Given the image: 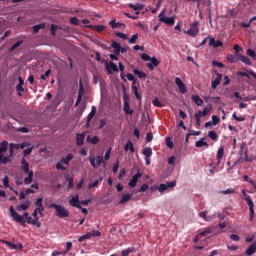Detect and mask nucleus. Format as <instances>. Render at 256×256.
<instances>
[{"mask_svg": "<svg viewBox=\"0 0 256 256\" xmlns=\"http://www.w3.org/2000/svg\"><path fill=\"white\" fill-rule=\"evenodd\" d=\"M10 215L11 217H13L16 223H20L22 227H26L27 223L29 224V219H31V216L28 212H24L23 216H21L19 215V213H17V211H15V208L13 206L10 207Z\"/></svg>", "mask_w": 256, "mask_h": 256, "instance_id": "f257e3e1", "label": "nucleus"}, {"mask_svg": "<svg viewBox=\"0 0 256 256\" xmlns=\"http://www.w3.org/2000/svg\"><path fill=\"white\" fill-rule=\"evenodd\" d=\"M21 169L28 177L24 179V185H31L33 183V171L29 170V162L23 158L21 160Z\"/></svg>", "mask_w": 256, "mask_h": 256, "instance_id": "f03ea898", "label": "nucleus"}, {"mask_svg": "<svg viewBox=\"0 0 256 256\" xmlns=\"http://www.w3.org/2000/svg\"><path fill=\"white\" fill-rule=\"evenodd\" d=\"M9 149V142L3 141L0 143V164L1 165H7V163H11V160L9 156H5L4 153H7V150Z\"/></svg>", "mask_w": 256, "mask_h": 256, "instance_id": "7ed1b4c3", "label": "nucleus"}, {"mask_svg": "<svg viewBox=\"0 0 256 256\" xmlns=\"http://www.w3.org/2000/svg\"><path fill=\"white\" fill-rule=\"evenodd\" d=\"M50 207L52 209H55L56 217H59L60 219H65V217H69V211L67 209H65V207L63 205L51 204Z\"/></svg>", "mask_w": 256, "mask_h": 256, "instance_id": "20e7f679", "label": "nucleus"}, {"mask_svg": "<svg viewBox=\"0 0 256 256\" xmlns=\"http://www.w3.org/2000/svg\"><path fill=\"white\" fill-rule=\"evenodd\" d=\"M242 193H243L244 199L247 202V205L249 207L250 221H253V219H255V210H254L255 204L253 203V200H251V196L247 195L245 190H243Z\"/></svg>", "mask_w": 256, "mask_h": 256, "instance_id": "39448f33", "label": "nucleus"}, {"mask_svg": "<svg viewBox=\"0 0 256 256\" xmlns=\"http://www.w3.org/2000/svg\"><path fill=\"white\" fill-rule=\"evenodd\" d=\"M158 17L160 23H165V25H169L170 27L175 25V16L165 17V10H163Z\"/></svg>", "mask_w": 256, "mask_h": 256, "instance_id": "423d86ee", "label": "nucleus"}, {"mask_svg": "<svg viewBox=\"0 0 256 256\" xmlns=\"http://www.w3.org/2000/svg\"><path fill=\"white\" fill-rule=\"evenodd\" d=\"M184 33L190 37H197V35H199V22L196 21L192 23L190 25V30H185Z\"/></svg>", "mask_w": 256, "mask_h": 256, "instance_id": "0eeeda50", "label": "nucleus"}, {"mask_svg": "<svg viewBox=\"0 0 256 256\" xmlns=\"http://www.w3.org/2000/svg\"><path fill=\"white\" fill-rule=\"evenodd\" d=\"M38 213L39 210L35 208L34 212L32 213V217L28 220V225H34L39 229V227H41V222H39V216H37Z\"/></svg>", "mask_w": 256, "mask_h": 256, "instance_id": "6e6552de", "label": "nucleus"}, {"mask_svg": "<svg viewBox=\"0 0 256 256\" xmlns=\"http://www.w3.org/2000/svg\"><path fill=\"white\" fill-rule=\"evenodd\" d=\"M176 185H177V182L175 180H173L171 182H167L166 184L162 183L159 185L158 191H159V193H165V191H167V189H173V187H176Z\"/></svg>", "mask_w": 256, "mask_h": 256, "instance_id": "1a4fd4ad", "label": "nucleus"}, {"mask_svg": "<svg viewBox=\"0 0 256 256\" xmlns=\"http://www.w3.org/2000/svg\"><path fill=\"white\" fill-rule=\"evenodd\" d=\"M175 83H176L180 93L182 95H185V93H187V86H185V83H183V80H181V78H179V77H176Z\"/></svg>", "mask_w": 256, "mask_h": 256, "instance_id": "9d476101", "label": "nucleus"}, {"mask_svg": "<svg viewBox=\"0 0 256 256\" xmlns=\"http://www.w3.org/2000/svg\"><path fill=\"white\" fill-rule=\"evenodd\" d=\"M35 206L37 211H39L40 217H43V212L45 211V207L43 206V198H37Z\"/></svg>", "mask_w": 256, "mask_h": 256, "instance_id": "9b49d317", "label": "nucleus"}, {"mask_svg": "<svg viewBox=\"0 0 256 256\" xmlns=\"http://www.w3.org/2000/svg\"><path fill=\"white\" fill-rule=\"evenodd\" d=\"M223 155H225V148L220 147L217 151V155H216V167H219V165H221V161H223Z\"/></svg>", "mask_w": 256, "mask_h": 256, "instance_id": "f8f14e48", "label": "nucleus"}, {"mask_svg": "<svg viewBox=\"0 0 256 256\" xmlns=\"http://www.w3.org/2000/svg\"><path fill=\"white\" fill-rule=\"evenodd\" d=\"M143 175L137 172L134 176H132L131 181L128 183L129 187H137V182L141 179Z\"/></svg>", "mask_w": 256, "mask_h": 256, "instance_id": "ddd939ff", "label": "nucleus"}, {"mask_svg": "<svg viewBox=\"0 0 256 256\" xmlns=\"http://www.w3.org/2000/svg\"><path fill=\"white\" fill-rule=\"evenodd\" d=\"M71 207H76V209H81V202H79V195H75L69 200Z\"/></svg>", "mask_w": 256, "mask_h": 256, "instance_id": "4468645a", "label": "nucleus"}, {"mask_svg": "<svg viewBox=\"0 0 256 256\" xmlns=\"http://www.w3.org/2000/svg\"><path fill=\"white\" fill-rule=\"evenodd\" d=\"M2 243H4V245H7V247H10V249H15L16 251H21L23 249V244H13L6 240H3Z\"/></svg>", "mask_w": 256, "mask_h": 256, "instance_id": "2eb2a0df", "label": "nucleus"}, {"mask_svg": "<svg viewBox=\"0 0 256 256\" xmlns=\"http://www.w3.org/2000/svg\"><path fill=\"white\" fill-rule=\"evenodd\" d=\"M105 66L109 74L113 73V71L116 73L117 71H119V67H117L116 64H114L113 62H109V63L106 62Z\"/></svg>", "mask_w": 256, "mask_h": 256, "instance_id": "dca6fc26", "label": "nucleus"}, {"mask_svg": "<svg viewBox=\"0 0 256 256\" xmlns=\"http://www.w3.org/2000/svg\"><path fill=\"white\" fill-rule=\"evenodd\" d=\"M159 63L160 62H159V60L157 58L152 57L150 59V62L147 63V67H148V69H150V71H153V69H155V67H159Z\"/></svg>", "mask_w": 256, "mask_h": 256, "instance_id": "f3484780", "label": "nucleus"}, {"mask_svg": "<svg viewBox=\"0 0 256 256\" xmlns=\"http://www.w3.org/2000/svg\"><path fill=\"white\" fill-rule=\"evenodd\" d=\"M238 75L239 77H247V79H251V77L256 79V73L253 70H249L248 72L238 71Z\"/></svg>", "mask_w": 256, "mask_h": 256, "instance_id": "a211bd4d", "label": "nucleus"}, {"mask_svg": "<svg viewBox=\"0 0 256 256\" xmlns=\"http://www.w3.org/2000/svg\"><path fill=\"white\" fill-rule=\"evenodd\" d=\"M209 47H214V49H217V47H223V42L221 40H215V38H209Z\"/></svg>", "mask_w": 256, "mask_h": 256, "instance_id": "6ab92c4d", "label": "nucleus"}, {"mask_svg": "<svg viewBox=\"0 0 256 256\" xmlns=\"http://www.w3.org/2000/svg\"><path fill=\"white\" fill-rule=\"evenodd\" d=\"M111 47L113 50L114 55H120L121 53V44L116 42L115 40L112 41Z\"/></svg>", "mask_w": 256, "mask_h": 256, "instance_id": "aec40b11", "label": "nucleus"}, {"mask_svg": "<svg viewBox=\"0 0 256 256\" xmlns=\"http://www.w3.org/2000/svg\"><path fill=\"white\" fill-rule=\"evenodd\" d=\"M109 25L112 29H125V24L121 23V22H116V20H111L109 22Z\"/></svg>", "mask_w": 256, "mask_h": 256, "instance_id": "412c9836", "label": "nucleus"}, {"mask_svg": "<svg viewBox=\"0 0 256 256\" xmlns=\"http://www.w3.org/2000/svg\"><path fill=\"white\" fill-rule=\"evenodd\" d=\"M238 61H241L244 63V65H253V62H251V59L248 56L238 54Z\"/></svg>", "mask_w": 256, "mask_h": 256, "instance_id": "4be33fe9", "label": "nucleus"}, {"mask_svg": "<svg viewBox=\"0 0 256 256\" xmlns=\"http://www.w3.org/2000/svg\"><path fill=\"white\" fill-rule=\"evenodd\" d=\"M86 27L92 31H97V33H103V30L106 29L105 25H87Z\"/></svg>", "mask_w": 256, "mask_h": 256, "instance_id": "5701e85b", "label": "nucleus"}, {"mask_svg": "<svg viewBox=\"0 0 256 256\" xmlns=\"http://www.w3.org/2000/svg\"><path fill=\"white\" fill-rule=\"evenodd\" d=\"M128 7H130V9H133V11H136L135 15H139V11H142L143 9V4H129Z\"/></svg>", "mask_w": 256, "mask_h": 256, "instance_id": "b1692460", "label": "nucleus"}, {"mask_svg": "<svg viewBox=\"0 0 256 256\" xmlns=\"http://www.w3.org/2000/svg\"><path fill=\"white\" fill-rule=\"evenodd\" d=\"M96 113H97V108L95 106H92L91 112L88 114V117H87L86 125H89V123H91V120L93 119V117H95Z\"/></svg>", "mask_w": 256, "mask_h": 256, "instance_id": "393cba45", "label": "nucleus"}, {"mask_svg": "<svg viewBox=\"0 0 256 256\" xmlns=\"http://www.w3.org/2000/svg\"><path fill=\"white\" fill-rule=\"evenodd\" d=\"M85 143V134H77L76 135V145L81 147Z\"/></svg>", "mask_w": 256, "mask_h": 256, "instance_id": "a878e982", "label": "nucleus"}, {"mask_svg": "<svg viewBox=\"0 0 256 256\" xmlns=\"http://www.w3.org/2000/svg\"><path fill=\"white\" fill-rule=\"evenodd\" d=\"M133 195L131 194H123L121 200L119 201V205H123L125 203H129Z\"/></svg>", "mask_w": 256, "mask_h": 256, "instance_id": "bb28decb", "label": "nucleus"}, {"mask_svg": "<svg viewBox=\"0 0 256 256\" xmlns=\"http://www.w3.org/2000/svg\"><path fill=\"white\" fill-rule=\"evenodd\" d=\"M256 251V241H254L246 250V255L251 256Z\"/></svg>", "mask_w": 256, "mask_h": 256, "instance_id": "cd10ccee", "label": "nucleus"}, {"mask_svg": "<svg viewBox=\"0 0 256 256\" xmlns=\"http://www.w3.org/2000/svg\"><path fill=\"white\" fill-rule=\"evenodd\" d=\"M29 207H31V202L26 201L24 204L16 206V209L18 211H27V209H29Z\"/></svg>", "mask_w": 256, "mask_h": 256, "instance_id": "c85d7f7f", "label": "nucleus"}, {"mask_svg": "<svg viewBox=\"0 0 256 256\" xmlns=\"http://www.w3.org/2000/svg\"><path fill=\"white\" fill-rule=\"evenodd\" d=\"M125 151H130V153H135V146H133V142L128 140L126 145L124 146Z\"/></svg>", "mask_w": 256, "mask_h": 256, "instance_id": "c756f323", "label": "nucleus"}, {"mask_svg": "<svg viewBox=\"0 0 256 256\" xmlns=\"http://www.w3.org/2000/svg\"><path fill=\"white\" fill-rule=\"evenodd\" d=\"M195 147L201 149V147H209V144L205 142V138H201L195 143Z\"/></svg>", "mask_w": 256, "mask_h": 256, "instance_id": "7c9ffc66", "label": "nucleus"}, {"mask_svg": "<svg viewBox=\"0 0 256 256\" xmlns=\"http://www.w3.org/2000/svg\"><path fill=\"white\" fill-rule=\"evenodd\" d=\"M192 101L198 106L201 107L203 105V99L199 97V95H192Z\"/></svg>", "mask_w": 256, "mask_h": 256, "instance_id": "2f4dec72", "label": "nucleus"}, {"mask_svg": "<svg viewBox=\"0 0 256 256\" xmlns=\"http://www.w3.org/2000/svg\"><path fill=\"white\" fill-rule=\"evenodd\" d=\"M9 147H10L9 148L10 155L8 157H9V159H11V157H13V153H14L15 149H19V144L10 143Z\"/></svg>", "mask_w": 256, "mask_h": 256, "instance_id": "473e14b6", "label": "nucleus"}, {"mask_svg": "<svg viewBox=\"0 0 256 256\" xmlns=\"http://www.w3.org/2000/svg\"><path fill=\"white\" fill-rule=\"evenodd\" d=\"M133 73H134V75H137V77H139V79H146L147 78V74H145V72L140 71L138 69H134Z\"/></svg>", "mask_w": 256, "mask_h": 256, "instance_id": "72a5a7b5", "label": "nucleus"}, {"mask_svg": "<svg viewBox=\"0 0 256 256\" xmlns=\"http://www.w3.org/2000/svg\"><path fill=\"white\" fill-rule=\"evenodd\" d=\"M132 92L135 95L136 99H138V101H141V94H139V88H137L135 84L132 85Z\"/></svg>", "mask_w": 256, "mask_h": 256, "instance_id": "f704fd0d", "label": "nucleus"}, {"mask_svg": "<svg viewBox=\"0 0 256 256\" xmlns=\"http://www.w3.org/2000/svg\"><path fill=\"white\" fill-rule=\"evenodd\" d=\"M73 159L72 154H67V156L65 158L61 159V163L63 165H69V162Z\"/></svg>", "mask_w": 256, "mask_h": 256, "instance_id": "c9c22d12", "label": "nucleus"}, {"mask_svg": "<svg viewBox=\"0 0 256 256\" xmlns=\"http://www.w3.org/2000/svg\"><path fill=\"white\" fill-rule=\"evenodd\" d=\"M124 112L127 115H133V110L131 109V107L129 106V102H125L124 103Z\"/></svg>", "mask_w": 256, "mask_h": 256, "instance_id": "e433bc0d", "label": "nucleus"}, {"mask_svg": "<svg viewBox=\"0 0 256 256\" xmlns=\"http://www.w3.org/2000/svg\"><path fill=\"white\" fill-rule=\"evenodd\" d=\"M83 95H85V87L83 86V82L80 80L78 97H83Z\"/></svg>", "mask_w": 256, "mask_h": 256, "instance_id": "4c0bfd02", "label": "nucleus"}, {"mask_svg": "<svg viewBox=\"0 0 256 256\" xmlns=\"http://www.w3.org/2000/svg\"><path fill=\"white\" fill-rule=\"evenodd\" d=\"M208 137L212 139V141H217V139H219V135L213 130L208 132Z\"/></svg>", "mask_w": 256, "mask_h": 256, "instance_id": "58836bf2", "label": "nucleus"}, {"mask_svg": "<svg viewBox=\"0 0 256 256\" xmlns=\"http://www.w3.org/2000/svg\"><path fill=\"white\" fill-rule=\"evenodd\" d=\"M87 141L88 143H92V145H97V143H99V137L94 136L91 138V136H88Z\"/></svg>", "mask_w": 256, "mask_h": 256, "instance_id": "ea45409f", "label": "nucleus"}, {"mask_svg": "<svg viewBox=\"0 0 256 256\" xmlns=\"http://www.w3.org/2000/svg\"><path fill=\"white\" fill-rule=\"evenodd\" d=\"M21 45H23V40L17 41L14 45L10 47V53H13V51H15V49H17L18 47H21Z\"/></svg>", "mask_w": 256, "mask_h": 256, "instance_id": "a19ab883", "label": "nucleus"}, {"mask_svg": "<svg viewBox=\"0 0 256 256\" xmlns=\"http://www.w3.org/2000/svg\"><path fill=\"white\" fill-rule=\"evenodd\" d=\"M143 155L148 158L151 157V155H153V149H151V147L144 148Z\"/></svg>", "mask_w": 256, "mask_h": 256, "instance_id": "79ce46f5", "label": "nucleus"}, {"mask_svg": "<svg viewBox=\"0 0 256 256\" xmlns=\"http://www.w3.org/2000/svg\"><path fill=\"white\" fill-rule=\"evenodd\" d=\"M96 163H97L98 167L100 165H103V167H107V163L105 161H103V156L96 157Z\"/></svg>", "mask_w": 256, "mask_h": 256, "instance_id": "37998d69", "label": "nucleus"}, {"mask_svg": "<svg viewBox=\"0 0 256 256\" xmlns=\"http://www.w3.org/2000/svg\"><path fill=\"white\" fill-rule=\"evenodd\" d=\"M41 29H45V24L42 23V24L33 26V33H39Z\"/></svg>", "mask_w": 256, "mask_h": 256, "instance_id": "c03bdc74", "label": "nucleus"}, {"mask_svg": "<svg viewBox=\"0 0 256 256\" xmlns=\"http://www.w3.org/2000/svg\"><path fill=\"white\" fill-rule=\"evenodd\" d=\"M102 181H103L102 177L100 179L94 180V182L88 185V188L93 189V187H97V185H99V183H101Z\"/></svg>", "mask_w": 256, "mask_h": 256, "instance_id": "a18cd8bd", "label": "nucleus"}, {"mask_svg": "<svg viewBox=\"0 0 256 256\" xmlns=\"http://www.w3.org/2000/svg\"><path fill=\"white\" fill-rule=\"evenodd\" d=\"M221 83V76H218L214 81H212V89H217V86Z\"/></svg>", "mask_w": 256, "mask_h": 256, "instance_id": "49530a36", "label": "nucleus"}, {"mask_svg": "<svg viewBox=\"0 0 256 256\" xmlns=\"http://www.w3.org/2000/svg\"><path fill=\"white\" fill-rule=\"evenodd\" d=\"M199 217H201V219H204V221H211V217H207V211L200 212Z\"/></svg>", "mask_w": 256, "mask_h": 256, "instance_id": "de8ad7c7", "label": "nucleus"}, {"mask_svg": "<svg viewBox=\"0 0 256 256\" xmlns=\"http://www.w3.org/2000/svg\"><path fill=\"white\" fill-rule=\"evenodd\" d=\"M246 54L248 55V57H252V59H255L256 60V53L253 49H248L246 51Z\"/></svg>", "mask_w": 256, "mask_h": 256, "instance_id": "09e8293b", "label": "nucleus"}, {"mask_svg": "<svg viewBox=\"0 0 256 256\" xmlns=\"http://www.w3.org/2000/svg\"><path fill=\"white\" fill-rule=\"evenodd\" d=\"M130 253H133V248L122 250L121 256H129Z\"/></svg>", "mask_w": 256, "mask_h": 256, "instance_id": "8fccbe9b", "label": "nucleus"}, {"mask_svg": "<svg viewBox=\"0 0 256 256\" xmlns=\"http://www.w3.org/2000/svg\"><path fill=\"white\" fill-rule=\"evenodd\" d=\"M233 119H235L236 121H240V122H243L245 121V117L244 116H237V113H233L232 115Z\"/></svg>", "mask_w": 256, "mask_h": 256, "instance_id": "3c124183", "label": "nucleus"}, {"mask_svg": "<svg viewBox=\"0 0 256 256\" xmlns=\"http://www.w3.org/2000/svg\"><path fill=\"white\" fill-rule=\"evenodd\" d=\"M227 60L229 63H237V57H235L233 54L228 55Z\"/></svg>", "mask_w": 256, "mask_h": 256, "instance_id": "603ef678", "label": "nucleus"}, {"mask_svg": "<svg viewBox=\"0 0 256 256\" xmlns=\"http://www.w3.org/2000/svg\"><path fill=\"white\" fill-rule=\"evenodd\" d=\"M139 38V35H137V34H134V35H132V37L129 39V43H130V45H133L134 43H136L137 42V39Z\"/></svg>", "mask_w": 256, "mask_h": 256, "instance_id": "864d4df0", "label": "nucleus"}, {"mask_svg": "<svg viewBox=\"0 0 256 256\" xmlns=\"http://www.w3.org/2000/svg\"><path fill=\"white\" fill-rule=\"evenodd\" d=\"M194 117L196 120L195 127H197V128L201 127V117L197 116V114H194Z\"/></svg>", "mask_w": 256, "mask_h": 256, "instance_id": "5fc2aeb1", "label": "nucleus"}, {"mask_svg": "<svg viewBox=\"0 0 256 256\" xmlns=\"http://www.w3.org/2000/svg\"><path fill=\"white\" fill-rule=\"evenodd\" d=\"M149 189V184H143L140 189L138 190V193H145Z\"/></svg>", "mask_w": 256, "mask_h": 256, "instance_id": "6e6d98bb", "label": "nucleus"}, {"mask_svg": "<svg viewBox=\"0 0 256 256\" xmlns=\"http://www.w3.org/2000/svg\"><path fill=\"white\" fill-rule=\"evenodd\" d=\"M126 77H127L128 81H132V85H135L136 80H135V76H133V74L128 73V74L126 75Z\"/></svg>", "mask_w": 256, "mask_h": 256, "instance_id": "4d7b16f0", "label": "nucleus"}, {"mask_svg": "<svg viewBox=\"0 0 256 256\" xmlns=\"http://www.w3.org/2000/svg\"><path fill=\"white\" fill-rule=\"evenodd\" d=\"M49 75H51V70H47L44 74H41L40 79H42V81H45L47 77H49Z\"/></svg>", "mask_w": 256, "mask_h": 256, "instance_id": "13d9d810", "label": "nucleus"}, {"mask_svg": "<svg viewBox=\"0 0 256 256\" xmlns=\"http://www.w3.org/2000/svg\"><path fill=\"white\" fill-rule=\"evenodd\" d=\"M152 104L154 105V107H163V105L159 101V98H154V100L152 101Z\"/></svg>", "mask_w": 256, "mask_h": 256, "instance_id": "bf43d9fd", "label": "nucleus"}, {"mask_svg": "<svg viewBox=\"0 0 256 256\" xmlns=\"http://www.w3.org/2000/svg\"><path fill=\"white\" fill-rule=\"evenodd\" d=\"M219 121H221V119L218 116H212V125H218Z\"/></svg>", "mask_w": 256, "mask_h": 256, "instance_id": "052dcab7", "label": "nucleus"}, {"mask_svg": "<svg viewBox=\"0 0 256 256\" xmlns=\"http://www.w3.org/2000/svg\"><path fill=\"white\" fill-rule=\"evenodd\" d=\"M66 181H68V189H73V187H75V184L73 183V178H67Z\"/></svg>", "mask_w": 256, "mask_h": 256, "instance_id": "680f3d73", "label": "nucleus"}, {"mask_svg": "<svg viewBox=\"0 0 256 256\" xmlns=\"http://www.w3.org/2000/svg\"><path fill=\"white\" fill-rule=\"evenodd\" d=\"M116 37H120V39L127 40L128 37L123 32H115Z\"/></svg>", "mask_w": 256, "mask_h": 256, "instance_id": "e2e57ef3", "label": "nucleus"}, {"mask_svg": "<svg viewBox=\"0 0 256 256\" xmlns=\"http://www.w3.org/2000/svg\"><path fill=\"white\" fill-rule=\"evenodd\" d=\"M70 23H71V25H79V18L78 17H72L71 19H70Z\"/></svg>", "mask_w": 256, "mask_h": 256, "instance_id": "0e129e2a", "label": "nucleus"}, {"mask_svg": "<svg viewBox=\"0 0 256 256\" xmlns=\"http://www.w3.org/2000/svg\"><path fill=\"white\" fill-rule=\"evenodd\" d=\"M141 60L142 61H151V56H149L146 53L141 54Z\"/></svg>", "mask_w": 256, "mask_h": 256, "instance_id": "69168bd1", "label": "nucleus"}, {"mask_svg": "<svg viewBox=\"0 0 256 256\" xmlns=\"http://www.w3.org/2000/svg\"><path fill=\"white\" fill-rule=\"evenodd\" d=\"M16 131L18 133H29V128H27V127H20L18 129H16Z\"/></svg>", "mask_w": 256, "mask_h": 256, "instance_id": "338daca9", "label": "nucleus"}, {"mask_svg": "<svg viewBox=\"0 0 256 256\" xmlns=\"http://www.w3.org/2000/svg\"><path fill=\"white\" fill-rule=\"evenodd\" d=\"M30 153H33V147L25 149L23 152V157H28Z\"/></svg>", "mask_w": 256, "mask_h": 256, "instance_id": "774afa93", "label": "nucleus"}]
</instances>
